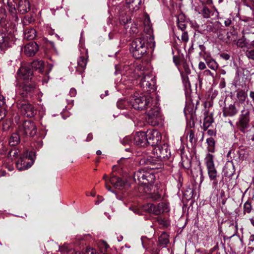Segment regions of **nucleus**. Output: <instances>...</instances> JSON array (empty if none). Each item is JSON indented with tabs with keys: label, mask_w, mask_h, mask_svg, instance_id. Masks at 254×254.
<instances>
[{
	"label": "nucleus",
	"mask_w": 254,
	"mask_h": 254,
	"mask_svg": "<svg viewBox=\"0 0 254 254\" xmlns=\"http://www.w3.org/2000/svg\"><path fill=\"white\" fill-rule=\"evenodd\" d=\"M129 102L132 107L136 110H146L147 121L151 126H155L159 124L161 120L160 110L156 105L153 106L151 95L139 96L136 94L131 97Z\"/></svg>",
	"instance_id": "1"
},
{
	"label": "nucleus",
	"mask_w": 254,
	"mask_h": 254,
	"mask_svg": "<svg viewBox=\"0 0 254 254\" xmlns=\"http://www.w3.org/2000/svg\"><path fill=\"white\" fill-rule=\"evenodd\" d=\"M138 24L139 26H143L144 31L148 36L136 38L131 42L130 51L133 57L137 59L141 58L147 52V39L149 37L151 41L153 40V37L151 35L153 30L148 15L144 14L142 17L141 23Z\"/></svg>",
	"instance_id": "2"
},
{
	"label": "nucleus",
	"mask_w": 254,
	"mask_h": 254,
	"mask_svg": "<svg viewBox=\"0 0 254 254\" xmlns=\"http://www.w3.org/2000/svg\"><path fill=\"white\" fill-rule=\"evenodd\" d=\"M141 69L139 67H136L134 69V77H137L139 81V85L142 88L144 92H147L145 95H150L151 90L154 91L155 89V81L154 76L148 73V72H144L143 70L140 71Z\"/></svg>",
	"instance_id": "3"
},
{
	"label": "nucleus",
	"mask_w": 254,
	"mask_h": 254,
	"mask_svg": "<svg viewBox=\"0 0 254 254\" xmlns=\"http://www.w3.org/2000/svg\"><path fill=\"white\" fill-rule=\"evenodd\" d=\"M253 111H254V107L252 104L249 101H247L246 104L243 106L236 124L238 128L242 132H245L250 127L251 114Z\"/></svg>",
	"instance_id": "4"
},
{
	"label": "nucleus",
	"mask_w": 254,
	"mask_h": 254,
	"mask_svg": "<svg viewBox=\"0 0 254 254\" xmlns=\"http://www.w3.org/2000/svg\"><path fill=\"white\" fill-rule=\"evenodd\" d=\"M154 168L145 167L135 172L134 174V179L138 180L139 183L147 187L150 189V186L154 183L155 177Z\"/></svg>",
	"instance_id": "5"
},
{
	"label": "nucleus",
	"mask_w": 254,
	"mask_h": 254,
	"mask_svg": "<svg viewBox=\"0 0 254 254\" xmlns=\"http://www.w3.org/2000/svg\"><path fill=\"white\" fill-rule=\"evenodd\" d=\"M204 163L209 178L211 181H212V188L216 189L218 183L217 178L219 175L215 167L213 155L210 153L206 154L204 158Z\"/></svg>",
	"instance_id": "6"
},
{
	"label": "nucleus",
	"mask_w": 254,
	"mask_h": 254,
	"mask_svg": "<svg viewBox=\"0 0 254 254\" xmlns=\"http://www.w3.org/2000/svg\"><path fill=\"white\" fill-rule=\"evenodd\" d=\"M170 156L171 152L168 144H164L163 145L157 146L153 148L151 157L153 160L159 161L167 159Z\"/></svg>",
	"instance_id": "7"
},
{
	"label": "nucleus",
	"mask_w": 254,
	"mask_h": 254,
	"mask_svg": "<svg viewBox=\"0 0 254 254\" xmlns=\"http://www.w3.org/2000/svg\"><path fill=\"white\" fill-rule=\"evenodd\" d=\"M34 159L33 157V152H28L25 151L22 157L17 161L16 163L17 168L20 170H24L30 168L33 164Z\"/></svg>",
	"instance_id": "8"
},
{
	"label": "nucleus",
	"mask_w": 254,
	"mask_h": 254,
	"mask_svg": "<svg viewBox=\"0 0 254 254\" xmlns=\"http://www.w3.org/2000/svg\"><path fill=\"white\" fill-rule=\"evenodd\" d=\"M20 133L24 135L33 136L37 132V127L34 122L27 120L24 122L20 128Z\"/></svg>",
	"instance_id": "9"
},
{
	"label": "nucleus",
	"mask_w": 254,
	"mask_h": 254,
	"mask_svg": "<svg viewBox=\"0 0 254 254\" xmlns=\"http://www.w3.org/2000/svg\"><path fill=\"white\" fill-rule=\"evenodd\" d=\"M146 133L147 143L155 146L159 143L162 137L160 133L156 129L147 130Z\"/></svg>",
	"instance_id": "10"
},
{
	"label": "nucleus",
	"mask_w": 254,
	"mask_h": 254,
	"mask_svg": "<svg viewBox=\"0 0 254 254\" xmlns=\"http://www.w3.org/2000/svg\"><path fill=\"white\" fill-rule=\"evenodd\" d=\"M79 48L81 55L77 60V67L76 70L78 71L80 74H81L84 71L86 66L88 59V52L87 50L83 48H82V51L81 46H80Z\"/></svg>",
	"instance_id": "11"
},
{
	"label": "nucleus",
	"mask_w": 254,
	"mask_h": 254,
	"mask_svg": "<svg viewBox=\"0 0 254 254\" xmlns=\"http://www.w3.org/2000/svg\"><path fill=\"white\" fill-rule=\"evenodd\" d=\"M14 43L13 35L11 33H0V47L1 48L11 47Z\"/></svg>",
	"instance_id": "12"
},
{
	"label": "nucleus",
	"mask_w": 254,
	"mask_h": 254,
	"mask_svg": "<svg viewBox=\"0 0 254 254\" xmlns=\"http://www.w3.org/2000/svg\"><path fill=\"white\" fill-rule=\"evenodd\" d=\"M18 109L21 114L27 117H33L35 114V110L32 105L27 103H19L17 105Z\"/></svg>",
	"instance_id": "13"
},
{
	"label": "nucleus",
	"mask_w": 254,
	"mask_h": 254,
	"mask_svg": "<svg viewBox=\"0 0 254 254\" xmlns=\"http://www.w3.org/2000/svg\"><path fill=\"white\" fill-rule=\"evenodd\" d=\"M34 90V86L30 83H22L16 89L17 94L21 95L22 97L28 96Z\"/></svg>",
	"instance_id": "14"
},
{
	"label": "nucleus",
	"mask_w": 254,
	"mask_h": 254,
	"mask_svg": "<svg viewBox=\"0 0 254 254\" xmlns=\"http://www.w3.org/2000/svg\"><path fill=\"white\" fill-rule=\"evenodd\" d=\"M38 50V46L34 42H29L22 48V51L28 57L33 56Z\"/></svg>",
	"instance_id": "15"
},
{
	"label": "nucleus",
	"mask_w": 254,
	"mask_h": 254,
	"mask_svg": "<svg viewBox=\"0 0 254 254\" xmlns=\"http://www.w3.org/2000/svg\"><path fill=\"white\" fill-rule=\"evenodd\" d=\"M33 72L28 66H21L17 71V74L20 78L29 79L31 78Z\"/></svg>",
	"instance_id": "16"
},
{
	"label": "nucleus",
	"mask_w": 254,
	"mask_h": 254,
	"mask_svg": "<svg viewBox=\"0 0 254 254\" xmlns=\"http://www.w3.org/2000/svg\"><path fill=\"white\" fill-rule=\"evenodd\" d=\"M134 143L137 145L144 146L147 144L146 133L143 131H139L135 133L133 138Z\"/></svg>",
	"instance_id": "17"
},
{
	"label": "nucleus",
	"mask_w": 254,
	"mask_h": 254,
	"mask_svg": "<svg viewBox=\"0 0 254 254\" xmlns=\"http://www.w3.org/2000/svg\"><path fill=\"white\" fill-rule=\"evenodd\" d=\"M238 110L234 104L225 106L223 110L224 117H233L237 114Z\"/></svg>",
	"instance_id": "18"
},
{
	"label": "nucleus",
	"mask_w": 254,
	"mask_h": 254,
	"mask_svg": "<svg viewBox=\"0 0 254 254\" xmlns=\"http://www.w3.org/2000/svg\"><path fill=\"white\" fill-rule=\"evenodd\" d=\"M141 1V0H126V6L131 11H136L139 9Z\"/></svg>",
	"instance_id": "19"
},
{
	"label": "nucleus",
	"mask_w": 254,
	"mask_h": 254,
	"mask_svg": "<svg viewBox=\"0 0 254 254\" xmlns=\"http://www.w3.org/2000/svg\"><path fill=\"white\" fill-rule=\"evenodd\" d=\"M110 182L116 189H121L125 185V182L124 180L115 175H113L110 178Z\"/></svg>",
	"instance_id": "20"
},
{
	"label": "nucleus",
	"mask_w": 254,
	"mask_h": 254,
	"mask_svg": "<svg viewBox=\"0 0 254 254\" xmlns=\"http://www.w3.org/2000/svg\"><path fill=\"white\" fill-rule=\"evenodd\" d=\"M30 8V4L27 0H20L18 3V11L22 14L27 12Z\"/></svg>",
	"instance_id": "21"
},
{
	"label": "nucleus",
	"mask_w": 254,
	"mask_h": 254,
	"mask_svg": "<svg viewBox=\"0 0 254 254\" xmlns=\"http://www.w3.org/2000/svg\"><path fill=\"white\" fill-rule=\"evenodd\" d=\"M169 211L168 204L164 202H160L157 205H155L154 214L159 215Z\"/></svg>",
	"instance_id": "22"
},
{
	"label": "nucleus",
	"mask_w": 254,
	"mask_h": 254,
	"mask_svg": "<svg viewBox=\"0 0 254 254\" xmlns=\"http://www.w3.org/2000/svg\"><path fill=\"white\" fill-rule=\"evenodd\" d=\"M182 165L186 169H189L191 167V159L190 157L187 156L184 153H182Z\"/></svg>",
	"instance_id": "23"
},
{
	"label": "nucleus",
	"mask_w": 254,
	"mask_h": 254,
	"mask_svg": "<svg viewBox=\"0 0 254 254\" xmlns=\"http://www.w3.org/2000/svg\"><path fill=\"white\" fill-rule=\"evenodd\" d=\"M31 66L32 68L38 70L41 72L44 68V63L41 60H35L31 63Z\"/></svg>",
	"instance_id": "24"
},
{
	"label": "nucleus",
	"mask_w": 254,
	"mask_h": 254,
	"mask_svg": "<svg viewBox=\"0 0 254 254\" xmlns=\"http://www.w3.org/2000/svg\"><path fill=\"white\" fill-rule=\"evenodd\" d=\"M169 242V236L166 233H163L158 238L159 245L164 247Z\"/></svg>",
	"instance_id": "25"
},
{
	"label": "nucleus",
	"mask_w": 254,
	"mask_h": 254,
	"mask_svg": "<svg viewBox=\"0 0 254 254\" xmlns=\"http://www.w3.org/2000/svg\"><path fill=\"white\" fill-rule=\"evenodd\" d=\"M36 37V31L34 29H27L25 30L24 34V38L28 40L34 39Z\"/></svg>",
	"instance_id": "26"
},
{
	"label": "nucleus",
	"mask_w": 254,
	"mask_h": 254,
	"mask_svg": "<svg viewBox=\"0 0 254 254\" xmlns=\"http://www.w3.org/2000/svg\"><path fill=\"white\" fill-rule=\"evenodd\" d=\"M20 142L19 135L16 133H13L9 138V144L10 146H15Z\"/></svg>",
	"instance_id": "27"
},
{
	"label": "nucleus",
	"mask_w": 254,
	"mask_h": 254,
	"mask_svg": "<svg viewBox=\"0 0 254 254\" xmlns=\"http://www.w3.org/2000/svg\"><path fill=\"white\" fill-rule=\"evenodd\" d=\"M236 96L239 102L241 103H243L246 101L247 94L245 91L240 90L237 92Z\"/></svg>",
	"instance_id": "28"
},
{
	"label": "nucleus",
	"mask_w": 254,
	"mask_h": 254,
	"mask_svg": "<svg viewBox=\"0 0 254 254\" xmlns=\"http://www.w3.org/2000/svg\"><path fill=\"white\" fill-rule=\"evenodd\" d=\"M184 16L182 14L180 15L178 18V27L182 31H184L186 28V24L183 21Z\"/></svg>",
	"instance_id": "29"
},
{
	"label": "nucleus",
	"mask_w": 254,
	"mask_h": 254,
	"mask_svg": "<svg viewBox=\"0 0 254 254\" xmlns=\"http://www.w3.org/2000/svg\"><path fill=\"white\" fill-rule=\"evenodd\" d=\"M236 45L238 47L241 48L244 47H248L249 45L247 39L244 37L238 39L237 41Z\"/></svg>",
	"instance_id": "30"
},
{
	"label": "nucleus",
	"mask_w": 254,
	"mask_h": 254,
	"mask_svg": "<svg viewBox=\"0 0 254 254\" xmlns=\"http://www.w3.org/2000/svg\"><path fill=\"white\" fill-rule=\"evenodd\" d=\"M19 153V150L16 148H14L9 151L8 157L10 158L11 159H13L17 157Z\"/></svg>",
	"instance_id": "31"
},
{
	"label": "nucleus",
	"mask_w": 254,
	"mask_h": 254,
	"mask_svg": "<svg viewBox=\"0 0 254 254\" xmlns=\"http://www.w3.org/2000/svg\"><path fill=\"white\" fill-rule=\"evenodd\" d=\"M143 209L145 211L154 214L155 205L152 203H147L144 205Z\"/></svg>",
	"instance_id": "32"
},
{
	"label": "nucleus",
	"mask_w": 254,
	"mask_h": 254,
	"mask_svg": "<svg viewBox=\"0 0 254 254\" xmlns=\"http://www.w3.org/2000/svg\"><path fill=\"white\" fill-rule=\"evenodd\" d=\"M252 209L251 203L249 201H246L244 204V213H250Z\"/></svg>",
	"instance_id": "33"
},
{
	"label": "nucleus",
	"mask_w": 254,
	"mask_h": 254,
	"mask_svg": "<svg viewBox=\"0 0 254 254\" xmlns=\"http://www.w3.org/2000/svg\"><path fill=\"white\" fill-rule=\"evenodd\" d=\"M98 247L101 252L103 253L109 248V246L105 242L101 241L98 244Z\"/></svg>",
	"instance_id": "34"
},
{
	"label": "nucleus",
	"mask_w": 254,
	"mask_h": 254,
	"mask_svg": "<svg viewBox=\"0 0 254 254\" xmlns=\"http://www.w3.org/2000/svg\"><path fill=\"white\" fill-rule=\"evenodd\" d=\"M128 105V102L125 100H120L117 103V107L120 109H125Z\"/></svg>",
	"instance_id": "35"
},
{
	"label": "nucleus",
	"mask_w": 254,
	"mask_h": 254,
	"mask_svg": "<svg viewBox=\"0 0 254 254\" xmlns=\"http://www.w3.org/2000/svg\"><path fill=\"white\" fill-rule=\"evenodd\" d=\"M12 124V121L9 119L6 120L3 124L2 129L4 131H8L10 129Z\"/></svg>",
	"instance_id": "36"
},
{
	"label": "nucleus",
	"mask_w": 254,
	"mask_h": 254,
	"mask_svg": "<svg viewBox=\"0 0 254 254\" xmlns=\"http://www.w3.org/2000/svg\"><path fill=\"white\" fill-rule=\"evenodd\" d=\"M208 66L213 70L217 68V64L214 60H210L206 62Z\"/></svg>",
	"instance_id": "37"
},
{
	"label": "nucleus",
	"mask_w": 254,
	"mask_h": 254,
	"mask_svg": "<svg viewBox=\"0 0 254 254\" xmlns=\"http://www.w3.org/2000/svg\"><path fill=\"white\" fill-rule=\"evenodd\" d=\"M211 12L210 10L207 7L204 6L201 14L204 18H208L210 17Z\"/></svg>",
	"instance_id": "38"
},
{
	"label": "nucleus",
	"mask_w": 254,
	"mask_h": 254,
	"mask_svg": "<svg viewBox=\"0 0 254 254\" xmlns=\"http://www.w3.org/2000/svg\"><path fill=\"white\" fill-rule=\"evenodd\" d=\"M213 120L209 117H207L204 119L203 126L205 128H207L211 124Z\"/></svg>",
	"instance_id": "39"
},
{
	"label": "nucleus",
	"mask_w": 254,
	"mask_h": 254,
	"mask_svg": "<svg viewBox=\"0 0 254 254\" xmlns=\"http://www.w3.org/2000/svg\"><path fill=\"white\" fill-rule=\"evenodd\" d=\"M189 137V140L191 143L194 142L196 141V139L194 137V132L193 130L191 129L190 130Z\"/></svg>",
	"instance_id": "40"
},
{
	"label": "nucleus",
	"mask_w": 254,
	"mask_h": 254,
	"mask_svg": "<svg viewBox=\"0 0 254 254\" xmlns=\"http://www.w3.org/2000/svg\"><path fill=\"white\" fill-rule=\"evenodd\" d=\"M85 254H99L96 250L92 248H87Z\"/></svg>",
	"instance_id": "41"
},
{
	"label": "nucleus",
	"mask_w": 254,
	"mask_h": 254,
	"mask_svg": "<svg viewBox=\"0 0 254 254\" xmlns=\"http://www.w3.org/2000/svg\"><path fill=\"white\" fill-rule=\"evenodd\" d=\"M246 55L248 58L254 59V50H248L246 52Z\"/></svg>",
	"instance_id": "42"
},
{
	"label": "nucleus",
	"mask_w": 254,
	"mask_h": 254,
	"mask_svg": "<svg viewBox=\"0 0 254 254\" xmlns=\"http://www.w3.org/2000/svg\"><path fill=\"white\" fill-rule=\"evenodd\" d=\"M181 38L182 41L185 42H187L189 40V37L188 35V33L186 32H183L181 36Z\"/></svg>",
	"instance_id": "43"
},
{
	"label": "nucleus",
	"mask_w": 254,
	"mask_h": 254,
	"mask_svg": "<svg viewBox=\"0 0 254 254\" xmlns=\"http://www.w3.org/2000/svg\"><path fill=\"white\" fill-rule=\"evenodd\" d=\"M6 111L4 109L0 110V121H1L5 117Z\"/></svg>",
	"instance_id": "44"
},
{
	"label": "nucleus",
	"mask_w": 254,
	"mask_h": 254,
	"mask_svg": "<svg viewBox=\"0 0 254 254\" xmlns=\"http://www.w3.org/2000/svg\"><path fill=\"white\" fill-rule=\"evenodd\" d=\"M59 251L61 252H68V249L67 248V245H64L63 247H59Z\"/></svg>",
	"instance_id": "45"
},
{
	"label": "nucleus",
	"mask_w": 254,
	"mask_h": 254,
	"mask_svg": "<svg viewBox=\"0 0 254 254\" xmlns=\"http://www.w3.org/2000/svg\"><path fill=\"white\" fill-rule=\"evenodd\" d=\"M199 172H200V184H201L204 181V177L203 175L202 170L200 167Z\"/></svg>",
	"instance_id": "46"
},
{
	"label": "nucleus",
	"mask_w": 254,
	"mask_h": 254,
	"mask_svg": "<svg viewBox=\"0 0 254 254\" xmlns=\"http://www.w3.org/2000/svg\"><path fill=\"white\" fill-rule=\"evenodd\" d=\"M69 94L71 97H74L76 94V91L74 88H71Z\"/></svg>",
	"instance_id": "47"
},
{
	"label": "nucleus",
	"mask_w": 254,
	"mask_h": 254,
	"mask_svg": "<svg viewBox=\"0 0 254 254\" xmlns=\"http://www.w3.org/2000/svg\"><path fill=\"white\" fill-rule=\"evenodd\" d=\"M5 103V99L4 97L0 94V107L3 106Z\"/></svg>",
	"instance_id": "48"
},
{
	"label": "nucleus",
	"mask_w": 254,
	"mask_h": 254,
	"mask_svg": "<svg viewBox=\"0 0 254 254\" xmlns=\"http://www.w3.org/2000/svg\"><path fill=\"white\" fill-rule=\"evenodd\" d=\"M130 31L132 34H136L138 32V29L135 26H132L130 27Z\"/></svg>",
	"instance_id": "49"
},
{
	"label": "nucleus",
	"mask_w": 254,
	"mask_h": 254,
	"mask_svg": "<svg viewBox=\"0 0 254 254\" xmlns=\"http://www.w3.org/2000/svg\"><path fill=\"white\" fill-rule=\"evenodd\" d=\"M198 67L200 69L202 70L206 68L205 64L203 62H200L198 64Z\"/></svg>",
	"instance_id": "50"
},
{
	"label": "nucleus",
	"mask_w": 254,
	"mask_h": 254,
	"mask_svg": "<svg viewBox=\"0 0 254 254\" xmlns=\"http://www.w3.org/2000/svg\"><path fill=\"white\" fill-rule=\"evenodd\" d=\"M249 244L254 247V235L250 237Z\"/></svg>",
	"instance_id": "51"
},
{
	"label": "nucleus",
	"mask_w": 254,
	"mask_h": 254,
	"mask_svg": "<svg viewBox=\"0 0 254 254\" xmlns=\"http://www.w3.org/2000/svg\"><path fill=\"white\" fill-rule=\"evenodd\" d=\"M221 56L225 60H228L230 59V56L227 54H222Z\"/></svg>",
	"instance_id": "52"
},
{
	"label": "nucleus",
	"mask_w": 254,
	"mask_h": 254,
	"mask_svg": "<svg viewBox=\"0 0 254 254\" xmlns=\"http://www.w3.org/2000/svg\"><path fill=\"white\" fill-rule=\"evenodd\" d=\"M224 23L225 26H229L231 23V20L229 18H228L225 20Z\"/></svg>",
	"instance_id": "53"
},
{
	"label": "nucleus",
	"mask_w": 254,
	"mask_h": 254,
	"mask_svg": "<svg viewBox=\"0 0 254 254\" xmlns=\"http://www.w3.org/2000/svg\"><path fill=\"white\" fill-rule=\"evenodd\" d=\"M129 209L132 210L133 211V212L135 213H137L138 212V209L135 207H129Z\"/></svg>",
	"instance_id": "54"
},
{
	"label": "nucleus",
	"mask_w": 254,
	"mask_h": 254,
	"mask_svg": "<svg viewBox=\"0 0 254 254\" xmlns=\"http://www.w3.org/2000/svg\"><path fill=\"white\" fill-rule=\"evenodd\" d=\"M250 97L252 99V101H253V103L254 104V91H251L250 93Z\"/></svg>",
	"instance_id": "55"
},
{
	"label": "nucleus",
	"mask_w": 254,
	"mask_h": 254,
	"mask_svg": "<svg viewBox=\"0 0 254 254\" xmlns=\"http://www.w3.org/2000/svg\"><path fill=\"white\" fill-rule=\"evenodd\" d=\"M92 139V134L91 133L88 134L87 135V138H86V140L87 141H89L91 140Z\"/></svg>",
	"instance_id": "56"
},
{
	"label": "nucleus",
	"mask_w": 254,
	"mask_h": 254,
	"mask_svg": "<svg viewBox=\"0 0 254 254\" xmlns=\"http://www.w3.org/2000/svg\"><path fill=\"white\" fill-rule=\"evenodd\" d=\"M129 140V137H125L123 140V143H129V142H128Z\"/></svg>",
	"instance_id": "57"
},
{
	"label": "nucleus",
	"mask_w": 254,
	"mask_h": 254,
	"mask_svg": "<svg viewBox=\"0 0 254 254\" xmlns=\"http://www.w3.org/2000/svg\"><path fill=\"white\" fill-rule=\"evenodd\" d=\"M161 197V195L159 194L155 195V196H153L152 198L154 200H157L158 198H160Z\"/></svg>",
	"instance_id": "58"
},
{
	"label": "nucleus",
	"mask_w": 254,
	"mask_h": 254,
	"mask_svg": "<svg viewBox=\"0 0 254 254\" xmlns=\"http://www.w3.org/2000/svg\"><path fill=\"white\" fill-rule=\"evenodd\" d=\"M207 141L209 144L211 143L212 145H214V141L212 139H210L209 140H207Z\"/></svg>",
	"instance_id": "59"
},
{
	"label": "nucleus",
	"mask_w": 254,
	"mask_h": 254,
	"mask_svg": "<svg viewBox=\"0 0 254 254\" xmlns=\"http://www.w3.org/2000/svg\"><path fill=\"white\" fill-rule=\"evenodd\" d=\"M123 160L125 161H127L128 160L127 159H125V158H123L122 159H121L119 162V164L121 165V162L123 161Z\"/></svg>",
	"instance_id": "60"
},
{
	"label": "nucleus",
	"mask_w": 254,
	"mask_h": 254,
	"mask_svg": "<svg viewBox=\"0 0 254 254\" xmlns=\"http://www.w3.org/2000/svg\"><path fill=\"white\" fill-rule=\"evenodd\" d=\"M105 186L107 189H108L109 190H111V187H108L107 182L106 183Z\"/></svg>",
	"instance_id": "61"
},
{
	"label": "nucleus",
	"mask_w": 254,
	"mask_h": 254,
	"mask_svg": "<svg viewBox=\"0 0 254 254\" xmlns=\"http://www.w3.org/2000/svg\"><path fill=\"white\" fill-rule=\"evenodd\" d=\"M101 153H102L101 151H100V150H97V151H96V154H97V155H101Z\"/></svg>",
	"instance_id": "62"
},
{
	"label": "nucleus",
	"mask_w": 254,
	"mask_h": 254,
	"mask_svg": "<svg viewBox=\"0 0 254 254\" xmlns=\"http://www.w3.org/2000/svg\"><path fill=\"white\" fill-rule=\"evenodd\" d=\"M251 222L252 224L254 226V218L251 219Z\"/></svg>",
	"instance_id": "63"
},
{
	"label": "nucleus",
	"mask_w": 254,
	"mask_h": 254,
	"mask_svg": "<svg viewBox=\"0 0 254 254\" xmlns=\"http://www.w3.org/2000/svg\"><path fill=\"white\" fill-rule=\"evenodd\" d=\"M107 176L105 175L104 176H103V179L105 180V181H106L107 180Z\"/></svg>",
	"instance_id": "64"
}]
</instances>
